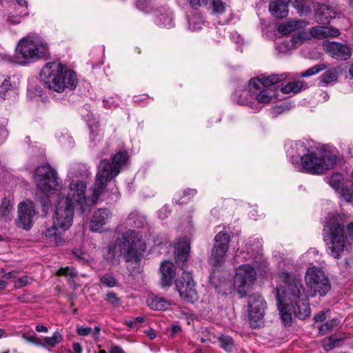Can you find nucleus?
Wrapping results in <instances>:
<instances>
[{"mask_svg":"<svg viewBox=\"0 0 353 353\" xmlns=\"http://www.w3.org/2000/svg\"><path fill=\"white\" fill-rule=\"evenodd\" d=\"M128 154L125 151H119L112 157V163L104 159L98 165V172L92 190L91 199L85 196L86 184L81 180L72 181L68 186V192L65 198L59 201L71 206L72 208L79 207L83 213L90 211V204H95L103 192L108 181L116 177L121 172L122 167L127 163Z\"/></svg>","mask_w":353,"mask_h":353,"instance_id":"1","label":"nucleus"},{"mask_svg":"<svg viewBox=\"0 0 353 353\" xmlns=\"http://www.w3.org/2000/svg\"><path fill=\"white\" fill-rule=\"evenodd\" d=\"M279 278L282 283L276 288L277 305L284 324H290L293 315L301 320L307 318L310 307L301 278L288 272H281Z\"/></svg>","mask_w":353,"mask_h":353,"instance_id":"2","label":"nucleus"},{"mask_svg":"<svg viewBox=\"0 0 353 353\" xmlns=\"http://www.w3.org/2000/svg\"><path fill=\"white\" fill-rule=\"evenodd\" d=\"M292 163L299 171L310 174H322L333 169L339 159L338 152L330 147L323 146L315 150L309 149L303 141H296L291 145Z\"/></svg>","mask_w":353,"mask_h":353,"instance_id":"3","label":"nucleus"},{"mask_svg":"<svg viewBox=\"0 0 353 353\" xmlns=\"http://www.w3.org/2000/svg\"><path fill=\"white\" fill-rule=\"evenodd\" d=\"M285 79V74H262L252 78L248 83V90H243L237 99L241 105H250L255 99L260 103L267 104L276 98V83Z\"/></svg>","mask_w":353,"mask_h":353,"instance_id":"4","label":"nucleus"},{"mask_svg":"<svg viewBox=\"0 0 353 353\" xmlns=\"http://www.w3.org/2000/svg\"><path fill=\"white\" fill-rule=\"evenodd\" d=\"M40 77L49 89L57 92L65 89L72 90L77 84L76 74L58 61L47 63L43 67Z\"/></svg>","mask_w":353,"mask_h":353,"instance_id":"5","label":"nucleus"},{"mask_svg":"<svg viewBox=\"0 0 353 353\" xmlns=\"http://www.w3.org/2000/svg\"><path fill=\"white\" fill-rule=\"evenodd\" d=\"M140 243L136 231L125 232L122 234L121 238L117 239L107 248L104 253V258L112 265L119 264L122 255L127 262L137 259L138 244Z\"/></svg>","mask_w":353,"mask_h":353,"instance_id":"6","label":"nucleus"},{"mask_svg":"<svg viewBox=\"0 0 353 353\" xmlns=\"http://www.w3.org/2000/svg\"><path fill=\"white\" fill-rule=\"evenodd\" d=\"M323 239L327 253L335 259L341 257L345 249V239L343 220L339 215H332L323 229Z\"/></svg>","mask_w":353,"mask_h":353,"instance_id":"7","label":"nucleus"},{"mask_svg":"<svg viewBox=\"0 0 353 353\" xmlns=\"http://www.w3.org/2000/svg\"><path fill=\"white\" fill-rule=\"evenodd\" d=\"M48 53V47L46 43L39 39L28 37L19 41L13 62L26 65L42 59Z\"/></svg>","mask_w":353,"mask_h":353,"instance_id":"8","label":"nucleus"},{"mask_svg":"<svg viewBox=\"0 0 353 353\" xmlns=\"http://www.w3.org/2000/svg\"><path fill=\"white\" fill-rule=\"evenodd\" d=\"M34 179L38 188L45 194L52 193L59 186L55 170L48 164L39 166L36 169Z\"/></svg>","mask_w":353,"mask_h":353,"instance_id":"9","label":"nucleus"},{"mask_svg":"<svg viewBox=\"0 0 353 353\" xmlns=\"http://www.w3.org/2000/svg\"><path fill=\"white\" fill-rule=\"evenodd\" d=\"M305 280L312 296L317 294L325 296L330 290V282L324 272L320 268L312 267L307 269Z\"/></svg>","mask_w":353,"mask_h":353,"instance_id":"10","label":"nucleus"},{"mask_svg":"<svg viewBox=\"0 0 353 353\" xmlns=\"http://www.w3.org/2000/svg\"><path fill=\"white\" fill-rule=\"evenodd\" d=\"M256 279L254 266L249 264L240 265L236 272L234 286L240 297H244L251 290Z\"/></svg>","mask_w":353,"mask_h":353,"instance_id":"11","label":"nucleus"},{"mask_svg":"<svg viewBox=\"0 0 353 353\" xmlns=\"http://www.w3.org/2000/svg\"><path fill=\"white\" fill-rule=\"evenodd\" d=\"M176 289L181 298L186 303H193L198 299L195 283L190 272H183L182 275L175 281Z\"/></svg>","mask_w":353,"mask_h":353,"instance_id":"12","label":"nucleus"},{"mask_svg":"<svg viewBox=\"0 0 353 353\" xmlns=\"http://www.w3.org/2000/svg\"><path fill=\"white\" fill-rule=\"evenodd\" d=\"M230 236L226 232H219L214 237L210 263L214 267L221 265L229 248Z\"/></svg>","mask_w":353,"mask_h":353,"instance_id":"13","label":"nucleus"},{"mask_svg":"<svg viewBox=\"0 0 353 353\" xmlns=\"http://www.w3.org/2000/svg\"><path fill=\"white\" fill-rule=\"evenodd\" d=\"M265 308V301L259 294H253L249 297L248 318L252 327L255 328L261 325Z\"/></svg>","mask_w":353,"mask_h":353,"instance_id":"14","label":"nucleus"},{"mask_svg":"<svg viewBox=\"0 0 353 353\" xmlns=\"http://www.w3.org/2000/svg\"><path fill=\"white\" fill-rule=\"evenodd\" d=\"M74 210L71 206L59 201H58L53 222L62 231L65 232L72 226L74 219Z\"/></svg>","mask_w":353,"mask_h":353,"instance_id":"15","label":"nucleus"},{"mask_svg":"<svg viewBox=\"0 0 353 353\" xmlns=\"http://www.w3.org/2000/svg\"><path fill=\"white\" fill-rule=\"evenodd\" d=\"M323 47L327 54L337 60L346 61L352 56L351 48L344 43L325 41L323 43Z\"/></svg>","mask_w":353,"mask_h":353,"instance_id":"16","label":"nucleus"},{"mask_svg":"<svg viewBox=\"0 0 353 353\" xmlns=\"http://www.w3.org/2000/svg\"><path fill=\"white\" fill-rule=\"evenodd\" d=\"M19 217L17 225L25 230H28L32 225L33 218L36 214L32 202L26 201L19 205Z\"/></svg>","mask_w":353,"mask_h":353,"instance_id":"17","label":"nucleus"},{"mask_svg":"<svg viewBox=\"0 0 353 353\" xmlns=\"http://www.w3.org/2000/svg\"><path fill=\"white\" fill-rule=\"evenodd\" d=\"M160 273L161 286L162 288L170 287L176 275L174 264L170 261H163L160 268Z\"/></svg>","mask_w":353,"mask_h":353,"instance_id":"18","label":"nucleus"},{"mask_svg":"<svg viewBox=\"0 0 353 353\" xmlns=\"http://www.w3.org/2000/svg\"><path fill=\"white\" fill-rule=\"evenodd\" d=\"M110 216V212L106 209L100 208L95 211L90 222L91 230L93 232H101Z\"/></svg>","mask_w":353,"mask_h":353,"instance_id":"19","label":"nucleus"},{"mask_svg":"<svg viewBox=\"0 0 353 353\" xmlns=\"http://www.w3.org/2000/svg\"><path fill=\"white\" fill-rule=\"evenodd\" d=\"M339 13L326 5H321L316 10L315 19L318 23L327 24L331 19L336 18Z\"/></svg>","mask_w":353,"mask_h":353,"instance_id":"20","label":"nucleus"},{"mask_svg":"<svg viewBox=\"0 0 353 353\" xmlns=\"http://www.w3.org/2000/svg\"><path fill=\"white\" fill-rule=\"evenodd\" d=\"M292 0H274L269 5L271 14L277 18L282 19L288 14V4Z\"/></svg>","mask_w":353,"mask_h":353,"instance_id":"21","label":"nucleus"},{"mask_svg":"<svg viewBox=\"0 0 353 353\" xmlns=\"http://www.w3.org/2000/svg\"><path fill=\"white\" fill-rule=\"evenodd\" d=\"M307 26L305 21L302 19L290 20L278 26L277 30L283 35H287L296 30H303Z\"/></svg>","mask_w":353,"mask_h":353,"instance_id":"22","label":"nucleus"},{"mask_svg":"<svg viewBox=\"0 0 353 353\" xmlns=\"http://www.w3.org/2000/svg\"><path fill=\"white\" fill-rule=\"evenodd\" d=\"M28 10L26 6H11L8 10V21L12 24H19L25 17L28 15Z\"/></svg>","mask_w":353,"mask_h":353,"instance_id":"23","label":"nucleus"},{"mask_svg":"<svg viewBox=\"0 0 353 353\" xmlns=\"http://www.w3.org/2000/svg\"><path fill=\"white\" fill-rule=\"evenodd\" d=\"M155 23L159 27H164L166 28H171L174 27V22L172 12L169 9L166 8L159 10Z\"/></svg>","mask_w":353,"mask_h":353,"instance_id":"24","label":"nucleus"},{"mask_svg":"<svg viewBox=\"0 0 353 353\" xmlns=\"http://www.w3.org/2000/svg\"><path fill=\"white\" fill-rule=\"evenodd\" d=\"M64 232L65 231L60 230L59 226L55 225L53 222L52 226L46 229L43 232V234L50 243H53L56 245H59L63 242V232Z\"/></svg>","mask_w":353,"mask_h":353,"instance_id":"25","label":"nucleus"},{"mask_svg":"<svg viewBox=\"0 0 353 353\" xmlns=\"http://www.w3.org/2000/svg\"><path fill=\"white\" fill-rule=\"evenodd\" d=\"M341 72L342 68L341 66L330 68L319 77V82L323 85L334 84L337 81Z\"/></svg>","mask_w":353,"mask_h":353,"instance_id":"26","label":"nucleus"},{"mask_svg":"<svg viewBox=\"0 0 353 353\" xmlns=\"http://www.w3.org/2000/svg\"><path fill=\"white\" fill-rule=\"evenodd\" d=\"M147 305L154 310H165L168 309L170 303L165 298L151 294L146 301Z\"/></svg>","mask_w":353,"mask_h":353,"instance_id":"27","label":"nucleus"},{"mask_svg":"<svg viewBox=\"0 0 353 353\" xmlns=\"http://www.w3.org/2000/svg\"><path fill=\"white\" fill-rule=\"evenodd\" d=\"M189 1L192 7L207 6L208 3V0H189ZM212 5L213 11L217 14L223 13L226 8L225 3L221 0H212Z\"/></svg>","mask_w":353,"mask_h":353,"instance_id":"28","label":"nucleus"},{"mask_svg":"<svg viewBox=\"0 0 353 353\" xmlns=\"http://www.w3.org/2000/svg\"><path fill=\"white\" fill-rule=\"evenodd\" d=\"M101 328L95 326L94 328L90 327H83L81 325L77 326V333L81 336H91L92 339L97 341L99 339Z\"/></svg>","mask_w":353,"mask_h":353,"instance_id":"29","label":"nucleus"},{"mask_svg":"<svg viewBox=\"0 0 353 353\" xmlns=\"http://www.w3.org/2000/svg\"><path fill=\"white\" fill-rule=\"evenodd\" d=\"M190 250V243L183 241L178 243L176 248V259L178 261L184 262L187 260Z\"/></svg>","mask_w":353,"mask_h":353,"instance_id":"30","label":"nucleus"},{"mask_svg":"<svg viewBox=\"0 0 353 353\" xmlns=\"http://www.w3.org/2000/svg\"><path fill=\"white\" fill-rule=\"evenodd\" d=\"M292 3L301 15H307L314 7L313 3L305 0H292Z\"/></svg>","mask_w":353,"mask_h":353,"instance_id":"31","label":"nucleus"},{"mask_svg":"<svg viewBox=\"0 0 353 353\" xmlns=\"http://www.w3.org/2000/svg\"><path fill=\"white\" fill-rule=\"evenodd\" d=\"M12 85L10 83V78L4 74H0V97L5 99L6 98V93L10 92H15L12 90Z\"/></svg>","mask_w":353,"mask_h":353,"instance_id":"32","label":"nucleus"},{"mask_svg":"<svg viewBox=\"0 0 353 353\" xmlns=\"http://www.w3.org/2000/svg\"><path fill=\"white\" fill-rule=\"evenodd\" d=\"M305 88V83L302 81L290 82L281 88V91L284 94H296L301 92Z\"/></svg>","mask_w":353,"mask_h":353,"instance_id":"33","label":"nucleus"},{"mask_svg":"<svg viewBox=\"0 0 353 353\" xmlns=\"http://www.w3.org/2000/svg\"><path fill=\"white\" fill-rule=\"evenodd\" d=\"M62 341V335L59 332L56 331L54 332L52 336L43 338L41 341H39V344L43 347H53L57 344L61 343Z\"/></svg>","mask_w":353,"mask_h":353,"instance_id":"34","label":"nucleus"},{"mask_svg":"<svg viewBox=\"0 0 353 353\" xmlns=\"http://www.w3.org/2000/svg\"><path fill=\"white\" fill-rule=\"evenodd\" d=\"M203 24L202 16L199 13H196L192 17L188 19V28L192 31L201 29Z\"/></svg>","mask_w":353,"mask_h":353,"instance_id":"35","label":"nucleus"},{"mask_svg":"<svg viewBox=\"0 0 353 353\" xmlns=\"http://www.w3.org/2000/svg\"><path fill=\"white\" fill-rule=\"evenodd\" d=\"M221 347L228 352H232L235 349V345L232 337L221 336L219 338Z\"/></svg>","mask_w":353,"mask_h":353,"instance_id":"36","label":"nucleus"},{"mask_svg":"<svg viewBox=\"0 0 353 353\" xmlns=\"http://www.w3.org/2000/svg\"><path fill=\"white\" fill-rule=\"evenodd\" d=\"M327 68V65L326 63H322L318 65H315L313 67L307 69L305 72H303L301 74V77H308L312 75L316 74L321 71L326 70Z\"/></svg>","mask_w":353,"mask_h":353,"instance_id":"37","label":"nucleus"},{"mask_svg":"<svg viewBox=\"0 0 353 353\" xmlns=\"http://www.w3.org/2000/svg\"><path fill=\"white\" fill-rule=\"evenodd\" d=\"M340 324V321L337 319H333L324 324H322L319 327V332L322 334H326L327 332L332 331L334 328L336 327Z\"/></svg>","mask_w":353,"mask_h":353,"instance_id":"38","label":"nucleus"},{"mask_svg":"<svg viewBox=\"0 0 353 353\" xmlns=\"http://www.w3.org/2000/svg\"><path fill=\"white\" fill-rule=\"evenodd\" d=\"M128 221H132L133 224L136 227L139 228L142 226L145 223L146 219L144 216L140 214L139 212H133L128 216Z\"/></svg>","mask_w":353,"mask_h":353,"instance_id":"39","label":"nucleus"},{"mask_svg":"<svg viewBox=\"0 0 353 353\" xmlns=\"http://www.w3.org/2000/svg\"><path fill=\"white\" fill-rule=\"evenodd\" d=\"M341 194L343 198L347 202L353 201V184L343 185L341 188Z\"/></svg>","mask_w":353,"mask_h":353,"instance_id":"40","label":"nucleus"},{"mask_svg":"<svg viewBox=\"0 0 353 353\" xmlns=\"http://www.w3.org/2000/svg\"><path fill=\"white\" fill-rule=\"evenodd\" d=\"M343 176L339 173L334 174L329 179V184L336 190L341 188Z\"/></svg>","mask_w":353,"mask_h":353,"instance_id":"41","label":"nucleus"},{"mask_svg":"<svg viewBox=\"0 0 353 353\" xmlns=\"http://www.w3.org/2000/svg\"><path fill=\"white\" fill-rule=\"evenodd\" d=\"M100 281L103 285L108 288H112L117 285V279L113 276V275L110 274H105L101 276Z\"/></svg>","mask_w":353,"mask_h":353,"instance_id":"42","label":"nucleus"},{"mask_svg":"<svg viewBox=\"0 0 353 353\" xmlns=\"http://www.w3.org/2000/svg\"><path fill=\"white\" fill-rule=\"evenodd\" d=\"M339 340L334 336H330L327 339H324L323 341V345L324 349L327 351H330L333 348L338 346Z\"/></svg>","mask_w":353,"mask_h":353,"instance_id":"43","label":"nucleus"},{"mask_svg":"<svg viewBox=\"0 0 353 353\" xmlns=\"http://www.w3.org/2000/svg\"><path fill=\"white\" fill-rule=\"evenodd\" d=\"M58 276H69L70 279H73L77 275V271L70 267L61 268L57 272Z\"/></svg>","mask_w":353,"mask_h":353,"instance_id":"44","label":"nucleus"},{"mask_svg":"<svg viewBox=\"0 0 353 353\" xmlns=\"http://www.w3.org/2000/svg\"><path fill=\"white\" fill-rule=\"evenodd\" d=\"M340 34V31L337 28L324 26L323 39L336 37Z\"/></svg>","mask_w":353,"mask_h":353,"instance_id":"45","label":"nucleus"},{"mask_svg":"<svg viewBox=\"0 0 353 353\" xmlns=\"http://www.w3.org/2000/svg\"><path fill=\"white\" fill-rule=\"evenodd\" d=\"M324 26H316L310 30V34L312 37L322 39H323Z\"/></svg>","mask_w":353,"mask_h":353,"instance_id":"46","label":"nucleus"},{"mask_svg":"<svg viewBox=\"0 0 353 353\" xmlns=\"http://www.w3.org/2000/svg\"><path fill=\"white\" fill-rule=\"evenodd\" d=\"M105 300L109 303L116 307L120 304V299L115 293L108 292L106 294Z\"/></svg>","mask_w":353,"mask_h":353,"instance_id":"47","label":"nucleus"},{"mask_svg":"<svg viewBox=\"0 0 353 353\" xmlns=\"http://www.w3.org/2000/svg\"><path fill=\"white\" fill-rule=\"evenodd\" d=\"M34 279L32 277L24 276L19 278L15 283V288H20L30 284Z\"/></svg>","mask_w":353,"mask_h":353,"instance_id":"48","label":"nucleus"},{"mask_svg":"<svg viewBox=\"0 0 353 353\" xmlns=\"http://www.w3.org/2000/svg\"><path fill=\"white\" fill-rule=\"evenodd\" d=\"M170 213V209L168 205L163 206L158 212V216L161 219H165Z\"/></svg>","mask_w":353,"mask_h":353,"instance_id":"49","label":"nucleus"},{"mask_svg":"<svg viewBox=\"0 0 353 353\" xmlns=\"http://www.w3.org/2000/svg\"><path fill=\"white\" fill-rule=\"evenodd\" d=\"M103 105L105 108L111 109L117 105V103L112 98L105 99L103 100Z\"/></svg>","mask_w":353,"mask_h":353,"instance_id":"50","label":"nucleus"},{"mask_svg":"<svg viewBox=\"0 0 353 353\" xmlns=\"http://www.w3.org/2000/svg\"><path fill=\"white\" fill-rule=\"evenodd\" d=\"M73 254L75 255V256L80 261H88V255L82 252L80 250L74 251Z\"/></svg>","mask_w":353,"mask_h":353,"instance_id":"51","label":"nucleus"},{"mask_svg":"<svg viewBox=\"0 0 353 353\" xmlns=\"http://www.w3.org/2000/svg\"><path fill=\"white\" fill-rule=\"evenodd\" d=\"M303 36L302 34H294L291 39L292 42V47H295L296 43L303 40Z\"/></svg>","mask_w":353,"mask_h":353,"instance_id":"52","label":"nucleus"},{"mask_svg":"<svg viewBox=\"0 0 353 353\" xmlns=\"http://www.w3.org/2000/svg\"><path fill=\"white\" fill-rule=\"evenodd\" d=\"M11 61V57L8 56L6 50L0 47V61Z\"/></svg>","mask_w":353,"mask_h":353,"instance_id":"53","label":"nucleus"},{"mask_svg":"<svg viewBox=\"0 0 353 353\" xmlns=\"http://www.w3.org/2000/svg\"><path fill=\"white\" fill-rule=\"evenodd\" d=\"M8 137V132L4 127H0V144L4 141Z\"/></svg>","mask_w":353,"mask_h":353,"instance_id":"54","label":"nucleus"},{"mask_svg":"<svg viewBox=\"0 0 353 353\" xmlns=\"http://www.w3.org/2000/svg\"><path fill=\"white\" fill-rule=\"evenodd\" d=\"M314 319L316 321H323L325 319V314L323 311H321L319 312L318 314H316L314 317Z\"/></svg>","mask_w":353,"mask_h":353,"instance_id":"55","label":"nucleus"},{"mask_svg":"<svg viewBox=\"0 0 353 353\" xmlns=\"http://www.w3.org/2000/svg\"><path fill=\"white\" fill-rule=\"evenodd\" d=\"M125 324L128 327H130V328H132V329H138L139 328V325H137V321H135L134 319L126 321Z\"/></svg>","mask_w":353,"mask_h":353,"instance_id":"56","label":"nucleus"},{"mask_svg":"<svg viewBox=\"0 0 353 353\" xmlns=\"http://www.w3.org/2000/svg\"><path fill=\"white\" fill-rule=\"evenodd\" d=\"M109 352L110 353H125V352L123 351V350L121 347H120L119 346H117V345L111 347V348L109 350Z\"/></svg>","mask_w":353,"mask_h":353,"instance_id":"57","label":"nucleus"},{"mask_svg":"<svg viewBox=\"0 0 353 353\" xmlns=\"http://www.w3.org/2000/svg\"><path fill=\"white\" fill-rule=\"evenodd\" d=\"M23 339H25L26 341H28L30 342L35 343L39 344V341L37 338L35 336H28L26 334L23 335Z\"/></svg>","mask_w":353,"mask_h":353,"instance_id":"58","label":"nucleus"},{"mask_svg":"<svg viewBox=\"0 0 353 353\" xmlns=\"http://www.w3.org/2000/svg\"><path fill=\"white\" fill-rule=\"evenodd\" d=\"M18 271H12L5 274V277L7 279H15L19 274Z\"/></svg>","mask_w":353,"mask_h":353,"instance_id":"59","label":"nucleus"},{"mask_svg":"<svg viewBox=\"0 0 353 353\" xmlns=\"http://www.w3.org/2000/svg\"><path fill=\"white\" fill-rule=\"evenodd\" d=\"M183 193L185 196H193L196 194L197 190L196 189H188Z\"/></svg>","mask_w":353,"mask_h":353,"instance_id":"60","label":"nucleus"},{"mask_svg":"<svg viewBox=\"0 0 353 353\" xmlns=\"http://www.w3.org/2000/svg\"><path fill=\"white\" fill-rule=\"evenodd\" d=\"M36 331L38 332H48V329L47 327L43 325H38L36 326Z\"/></svg>","mask_w":353,"mask_h":353,"instance_id":"61","label":"nucleus"},{"mask_svg":"<svg viewBox=\"0 0 353 353\" xmlns=\"http://www.w3.org/2000/svg\"><path fill=\"white\" fill-rule=\"evenodd\" d=\"M180 331H181V327L178 325H173L172 327L171 336H174L175 334L179 333Z\"/></svg>","mask_w":353,"mask_h":353,"instance_id":"62","label":"nucleus"},{"mask_svg":"<svg viewBox=\"0 0 353 353\" xmlns=\"http://www.w3.org/2000/svg\"><path fill=\"white\" fill-rule=\"evenodd\" d=\"M347 230L349 236L353 238V222H351L347 225Z\"/></svg>","mask_w":353,"mask_h":353,"instance_id":"63","label":"nucleus"},{"mask_svg":"<svg viewBox=\"0 0 353 353\" xmlns=\"http://www.w3.org/2000/svg\"><path fill=\"white\" fill-rule=\"evenodd\" d=\"M73 351L74 353H81L82 347L79 343L73 344Z\"/></svg>","mask_w":353,"mask_h":353,"instance_id":"64","label":"nucleus"}]
</instances>
